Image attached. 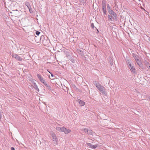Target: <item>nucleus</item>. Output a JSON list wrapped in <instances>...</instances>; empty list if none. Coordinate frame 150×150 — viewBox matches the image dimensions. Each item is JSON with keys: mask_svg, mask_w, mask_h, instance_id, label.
<instances>
[{"mask_svg": "<svg viewBox=\"0 0 150 150\" xmlns=\"http://www.w3.org/2000/svg\"><path fill=\"white\" fill-rule=\"evenodd\" d=\"M37 76L38 78L39 79L40 81H41L43 79V78L39 74H37Z\"/></svg>", "mask_w": 150, "mask_h": 150, "instance_id": "obj_17", "label": "nucleus"}, {"mask_svg": "<svg viewBox=\"0 0 150 150\" xmlns=\"http://www.w3.org/2000/svg\"><path fill=\"white\" fill-rule=\"evenodd\" d=\"M112 16L110 15H108V18L110 21H112V19H113V16Z\"/></svg>", "mask_w": 150, "mask_h": 150, "instance_id": "obj_18", "label": "nucleus"}, {"mask_svg": "<svg viewBox=\"0 0 150 150\" xmlns=\"http://www.w3.org/2000/svg\"><path fill=\"white\" fill-rule=\"evenodd\" d=\"M11 56L13 58H15L18 61H21L23 59L22 57L16 54L12 53Z\"/></svg>", "mask_w": 150, "mask_h": 150, "instance_id": "obj_2", "label": "nucleus"}, {"mask_svg": "<svg viewBox=\"0 0 150 150\" xmlns=\"http://www.w3.org/2000/svg\"><path fill=\"white\" fill-rule=\"evenodd\" d=\"M77 102L79 103V105L80 106H83L85 104V103L84 101L80 99L78 100Z\"/></svg>", "mask_w": 150, "mask_h": 150, "instance_id": "obj_10", "label": "nucleus"}, {"mask_svg": "<svg viewBox=\"0 0 150 150\" xmlns=\"http://www.w3.org/2000/svg\"><path fill=\"white\" fill-rule=\"evenodd\" d=\"M148 100L150 101V96H149L148 97Z\"/></svg>", "mask_w": 150, "mask_h": 150, "instance_id": "obj_27", "label": "nucleus"}, {"mask_svg": "<svg viewBox=\"0 0 150 150\" xmlns=\"http://www.w3.org/2000/svg\"><path fill=\"white\" fill-rule=\"evenodd\" d=\"M62 132H63L66 134H67L70 133L71 132V130L70 129L66 128L64 127H63Z\"/></svg>", "mask_w": 150, "mask_h": 150, "instance_id": "obj_6", "label": "nucleus"}, {"mask_svg": "<svg viewBox=\"0 0 150 150\" xmlns=\"http://www.w3.org/2000/svg\"><path fill=\"white\" fill-rule=\"evenodd\" d=\"M45 86L49 90H51V86L50 85H49L47 83L46 84V85H45Z\"/></svg>", "mask_w": 150, "mask_h": 150, "instance_id": "obj_19", "label": "nucleus"}, {"mask_svg": "<svg viewBox=\"0 0 150 150\" xmlns=\"http://www.w3.org/2000/svg\"><path fill=\"white\" fill-rule=\"evenodd\" d=\"M91 27L92 28H93L94 27V25L93 24V23H92Z\"/></svg>", "mask_w": 150, "mask_h": 150, "instance_id": "obj_23", "label": "nucleus"}, {"mask_svg": "<svg viewBox=\"0 0 150 150\" xmlns=\"http://www.w3.org/2000/svg\"><path fill=\"white\" fill-rule=\"evenodd\" d=\"M148 40L150 42V38H149L148 39Z\"/></svg>", "mask_w": 150, "mask_h": 150, "instance_id": "obj_30", "label": "nucleus"}, {"mask_svg": "<svg viewBox=\"0 0 150 150\" xmlns=\"http://www.w3.org/2000/svg\"><path fill=\"white\" fill-rule=\"evenodd\" d=\"M40 32L38 31H37L36 32V34L38 35L40 34Z\"/></svg>", "mask_w": 150, "mask_h": 150, "instance_id": "obj_21", "label": "nucleus"}, {"mask_svg": "<svg viewBox=\"0 0 150 150\" xmlns=\"http://www.w3.org/2000/svg\"><path fill=\"white\" fill-rule=\"evenodd\" d=\"M139 1H140V0H138Z\"/></svg>", "mask_w": 150, "mask_h": 150, "instance_id": "obj_32", "label": "nucleus"}, {"mask_svg": "<svg viewBox=\"0 0 150 150\" xmlns=\"http://www.w3.org/2000/svg\"><path fill=\"white\" fill-rule=\"evenodd\" d=\"M147 68H148V69H149V71H150V65H149V66H147Z\"/></svg>", "mask_w": 150, "mask_h": 150, "instance_id": "obj_24", "label": "nucleus"}, {"mask_svg": "<svg viewBox=\"0 0 150 150\" xmlns=\"http://www.w3.org/2000/svg\"><path fill=\"white\" fill-rule=\"evenodd\" d=\"M128 66L129 69L132 72L135 73V69L134 68L133 64H132L130 62H128Z\"/></svg>", "mask_w": 150, "mask_h": 150, "instance_id": "obj_3", "label": "nucleus"}, {"mask_svg": "<svg viewBox=\"0 0 150 150\" xmlns=\"http://www.w3.org/2000/svg\"><path fill=\"white\" fill-rule=\"evenodd\" d=\"M87 134L90 135H93L94 134H95V133L94 132H93L91 130H88V132L87 133Z\"/></svg>", "mask_w": 150, "mask_h": 150, "instance_id": "obj_12", "label": "nucleus"}, {"mask_svg": "<svg viewBox=\"0 0 150 150\" xmlns=\"http://www.w3.org/2000/svg\"><path fill=\"white\" fill-rule=\"evenodd\" d=\"M50 40L48 39H44L42 40V43L45 45H48L50 43Z\"/></svg>", "mask_w": 150, "mask_h": 150, "instance_id": "obj_11", "label": "nucleus"}, {"mask_svg": "<svg viewBox=\"0 0 150 150\" xmlns=\"http://www.w3.org/2000/svg\"><path fill=\"white\" fill-rule=\"evenodd\" d=\"M45 86V85H46V84H47V82L45 81L44 82V83H43Z\"/></svg>", "mask_w": 150, "mask_h": 150, "instance_id": "obj_25", "label": "nucleus"}, {"mask_svg": "<svg viewBox=\"0 0 150 150\" xmlns=\"http://www.w3.org/2000/svg\"><path fill=\"white\" fill-rule=\"evenodd\" d=\"M93 84L97 88L100 85L98 82L97 81H94Z\"/></svg>", "mask_w": 150, "mask_h": 150, "instance_id": "obj_14", "label": "nucleus"}, {"mask_svg": "<svg viewBox=\"0 0 150 150\" xmlns=\"http://www.w3.org/2000/svg\"><path fill=\"white\" fill-rule=\"evenodd\" d=\"M103 12L104 14H106V8H105V7L102 8Z\"/></svg>", "mask_w": 150, "mask_h": 150, "instance_id": "obj_16", "label": "nucleus"}, {"mask_svg": "<svg viewBox=\"0 0 150 150\" xmlns=\"http://www.w3.org/2000/svg\"><path fill=\"white\" fill-rule=\"evenodd\" d=\"M63 127H56V129L59 131V132H62L63 131Z\"/></svg>", "mask_w": 150, "mask_h": 150, "instance_id": "obj_13", "label": "nucleus"}, {"mask_svg": "<svg viewBox=\"0 0 150 150\" xmlns=\"http://www.w3.org/2000/svg\"><path fill=\"white\" fill-rule=\"evenodd\" d=\"M11 1L13 2L14 1V0H10Z\"/></svg>", "mask_w": 150, "mask_h": 150, "instance_id": "obj_29", "label": "nucleus"}, {"mask_svg": "<svg viewBox=\"0 0 150 150\" xmlns=\"http://www.w3.org/2000/svg\"><path fill=\"white\" fill-rule=\"evenodd\" d=\"M31 82L32 83V84L34 85V88H35V89L36 90V91H39V89L38 88L37 85L35 82V81L33 80Z\"/></svg>", "mask_w": 150, "mask_h": 150, "instance_id": "obj_9", "label": "nucleus"}, {"mask_svg": "<svg viewBox=\"0 0 150 150\" xmlns=\"http://www.w3.org/2000/svg\"><path fill=\"white\" fill-rule=\"evenodd\" d=\"M50 74H51V76L52 77H53L54 76L53 75V74H52L51 73Z\"/></svg>", "mask_w": 150, "mask_h": 150, "instance_id": "obj_28", "label": "nucleus"}, {"mask_svg": "<svg viewBox=\"0 0 150 150\" xmlns=\"http://www.w3.org/2000/svg\"><path fill=\"white\" fill-rule=\"evenodd\" d=\"M11 150H15V149L14 147H12L11 148Z\"/></svg>", "mask_w": 150, "mask_h": 150, "instance_id": "obj_26", "label": "nucleus"}, {"mask_svg": "<svg viewBox=\"0 0 150 150\" xmlns=\"http://www.w3.org/2000/svg\"><path fill=\"white\" fill-rule=\"evenodd\" d=\"M40 81L42 83H44V82L45 81V80L44 79H43L42 80Z\"/></svg>", "mask_w": 150, "mask_h": 150, "instance_id": "obj_22", "label": "nucleus"}, {"mask_svg": "<svg viewBox=\"0 0 150 150\" xmlns=\"http://www.w3.org/2000/svg\"><path fill=\"white\" fill-rule=\"evenodd\" d=\"M133 57L137 64L140 65L141 63L139 59L138 56L137 55H135L133 56Z\"/></svg>", "mask_w": 150, "mask_h": 150, "instance_id": "obj_8", "label": "nucleus"}, {"mask_svg": "<svg viewBox=\"0 0 150 150\" xmlns=\"http://www.w3.org/2000/svg\"><path fill=\"white\" fill-rule=\"evenodd\" d=\"M108 11L109 13L113 16L114 19L117 20V16L116 14L111 8L110 7L109 4L107 5Z\"/></svg>", "mask_w": 150, "mask_h": 150, "instance_id": "obj_1", "label": "nucleus"}, {"mask_svg": "<svg viewBox=\"0 0 150 150\" xmlns=\"http://www.w3.org/2000/svg\"><path fill=\"white\" fill-rule=\"evenodd\" d=\"M51 134L52 136V138L54 144H57V142L58 139L56 137L55 134L53 132L51 133Z\"/></svg>", "mask_w": 150, "mask_h": 150, "instance_id": "obj_5", "label": "nucleus"}, {"mask_svg": "<svg viewBox=\"0 0 150 150\" xmlns=\"http://www.w3.org/2000/svg\"><path fill=\"white\" fill-rule=\"evenodd\" d=\"M47 71H48L49 73H50V74L51 73L49 71H48V70H47Z\"/></svg>", "mask_w": 150, "mask_h": 150, "instance_id": "obj_31", "label": "nucleus"}, {"mask_svg": "<svg viewBox=\"0 0 150 150\" xmlns=\"http://www.w3.org/2000/svg\"><path fill=\"white\" fill-rule=\"evenodd\" d=\"M104 7L106 8V3L105 1H103L102 2V7L103 8Z\"/></svg>", "mask_w": 150, "mask_h": 150, "instance_id": "obj_15", "label": "nucleus"}, {"mask_svg": "<svg viewBox=\"0 0 150 150\" xmlns=\"http://www.w3.org/2000/svg\"><path fill=\"white\" fill-rule=\"evenodd\" d=\"M86 144L90 148L92 149H95L98 146V145L97 144L93 145L91 143H87Z\"/></svg>", "mask_w": 150, "mask_h": 150, "instance_id": "obj_7", "label": "nucleus"}, {"mask_svg": "<svg viewBox=\"0 0 150 150\" xmlns=\"http://www.w3.org/2000/svg\"><path fill=\"white\" fill-rule=\"evenodd\" d=\"M84 132L86 133H87L88 132V129L85 128L84 129Z\"/></svg>", "mask_w": 150, "mask_h": 150, "instance_id": "obj_20", "label": "nucleus"}, {"mask_svg": "<svg viewBox=\"0 0 150 150\" xmlns=\"http://www.w3.org/2000/svg\"><path fill=\"white\" fill-rule=\"evenodd\" d=\"M97 88L102 93L104 94L105 93V88L101 85L100 84L97 87Z\"/></svg>", "mask_w": 150, "mask_h": 150, "instance_id": "obj_4", "label": "nucleus"}]
</instances>
